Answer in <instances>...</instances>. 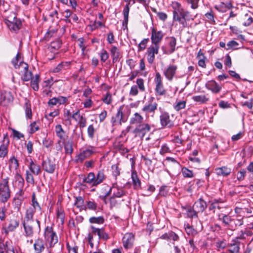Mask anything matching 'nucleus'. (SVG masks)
I'll list each match as a JSON object with an SVG mask.
<instances>
[{
  "instance_id": "de8ad7c7",
  "label": "nucleus",
  "mask_w": 253,
  "mask_h": 253,
  "mask_svg": "<svg viewBox=\"0 0 253 253\" xmlns=\"http://www.w3.org/2000/svg\"><path fill=\"white\" fill-rule=\"evenodd\" d=\"M184 227L186 233L189 235L194 236L197 234V231L193 228V227L190 226L189 224H185Z\"/></svg>"
},
{
  "instance_id": "864d4df0",
  "label": "nucleus",
  "mask_w": 253,
  "mask_h": 253,
  "mask_svg": "<svg viewBox=\"0 0 253 253\" xmlns=\"http://www.w3.org/2000/svg\"><path fill=\"white\" fill-rule=\"evenodd\" d=\"M91 223L102 224L104 221V218L102 216L91 217L89 219Z\"/></svg>"
},
{
  "instance_id": "a878e982",
  "label": "nucleus",
  "mask_w": 253,
  "mask_h": 253,
  "mask_svg": "<svg viewBox=\"0 0 253 253\" xmlns=\"http://www.w3.org/2000/svg\"><path fill=\"white\" fill-rule=\"evenodd\" d=\"M143 117L139 113H135L130 118L129 123L131 125H139L142 123Z\"/></svg>"
},
{
  "instance_id": "4be33fe9",
  "label": "nucleus",
  "mask_w": 253,
  "mask_h": 253,
  "mask_svg": "<svg viewBox=\"0 0 253 253\" xmlns=\"http://www.w3.org/2000/svg\"><path fill=\"white\" fill-rule=\"evenodd\" d=\"M19 225V221L18 219L16 218L11 219L9 221L8 226L4 229L5 234H8L9 232L14 231L18 227Z\"/></svg>"
},
{
  "instance_id": "2f4dec72",
  "label": "nucleus",
  "mask_w": 253,
  "mask_h": 253,
  "mask_svg": "<svg viewBox=\"0 0 253 253\" xmlns=\"http://www.w3.org/2000/svg\"><path fill=\"white\" fill-rule=\"evenodd\" d=\"M31 82V86L35 91L38 90L39 88V83L40 82V76L36 74L35 76L32 78Z\"/></svg>"
},
{
  "instance_id": "09e8293b",
  "label": "nucleus",
  "mask_w": 253,
  "mask_h": 253,
  "mask_svg": "<svg viewBox=\"0 0 253 253\" xmlns=\"http://www.w3.org/2000/svg\"><path fill=\"white\" fill-rule=\"evenodd\" d=\"M18 167V163L14 157L11 158L9 160V168L11 170H16Z\"/></svg>"
},
{
  "instance_id": "58836bf2",
  "label": "nucleus",
  "mask_w": 253,
  "mask_h": 253,
  "mask_svg": "<svg viewBox=\"0 0 253 253\" xmlns=\"http://www.w3.org/2000/svg\"><path fill=\"white\" fill-rule=\"evenodd\" d=\"M110 52L113 58V62L114 63L116 62L120 56V52L118 48L116 46H113L111 49Z\"/></svg>"
},
{
  "instance_id": "aec40b11",
  "label": "nucleus",
  "mask_w": 253,
  "mask_h": 253,
  "mask_svg": "<svg viewBox=\"0 0 253 253\" xmlns=\"http://www.w3.org/2000/svg\"><path fill=\"white\" fill-rule=\"evenodd\" d=\"M151 127L148 124H142L137 125L134 129V132L141 134L144 136L145 134L150 130Z\"/></svg>"
},
{
  "instance_id": "39448f33",
  "label": "nucleus",
  "mask_w": 253,
  "mask_h": 253,
  "mask_svg": "<svg viewBox=\"0 0 253 253\" xmlns=\"http://www.w3.org/2000/svg\"><path fill=\"white\" fill-rule=\"evenodd\" d=\"M154 83L155 84V92L157 95H164L166 93V90L164 87L163 83V79L160 73H156L154 78Z\"/></svg>"
},
{
  "instance_id": "6ab92c4d",
  "label": "nucleus",
  "mask_w": 253,
  "mask_h": 253,
  "mask_svg": "<svg viewBox=\"0 0 253 253\" xmlns=\"http://www.w3.org/2000/svg\"><path fill=\"white\" fill-rule=\"evenodd\" d=\"M241 242L237 239H233L228 244V251L231 253H239Z\"/></svg>"
},
{
  "instance_id": "338daca9",
  "label": "nucleus",
  "mask_w": 253,
  "mask_h": 253,
  "mask_svg": "<svg viewBox=\"0 0 253 253\" xmlns=\"http://www.w3.org/2000/svg\"><path fill=\"white\" fill-rule=\"evenodd\" d=\"M136 84L137 87L139 88L140 90L141 91H144L145 90V86L144 85V81L142 79H138L136 80Z\"/></svg>"
},
{
  "instance_id": "393cba45",
  "label": "nucleus",
  "mask_w": 253,
  "mask_h": 253,
  "mask_svg": "<svg viewBox=\"0 0 253 253\" xmlns=\"http://www.w3.org/2000/svg\"><path fill=\"white\" fill-rule=\"evenodd\" d=\"M42 167L46 172L53 173L55 169V165L50 160H47L42 163Z\"/></svg>"
},
{
  "instance_id": "1a4fd4ad",
  "label": "nucleus",
  "mask_w": 253,
  "mask_h": 253,
  "mask_svg": "<svg viewBox=\"0 0 253 253\" xmlns=\"http://www.w3.org/2000/svg\"><path fill=\"white\" fill-rule=\"evenodd\" d=\"M134 242V236L131 233H126L123 239L122 243L124 248L126 249H130L133 246Z\"/></svg>"
},
{
  "instance_id": "052dcab7",
  "label": "nucleus",
  "mask_w": 253,
  "mask_h": 253,
  "mask_svg": "<svg viewBox=\"0 0 253 253\" xmlns=\"http://www.w3.org/2000/svg\"><path fill=\"white\" fill-rule=\"evenodd\" d=\"M32 207H30L31 208H33L34 210L35 211L41 210V207L37 201V200L35 199V194H33L32 196Z\"/></svg>"
},
{
  "instance_id": "c756f323",
  "label": "nucleus",
  "mask_w": 253,
  "mask_h": 253,
  "mask_svg": "<svg viewBox=\"0 0 253 253\" xmlns=\"http://www.w3.org/2000/svg\"><path fill=\"white\" fill-rule=\"evenodd\" d=\"M10 197V191L9 188H5V190L0 193V201L1 203H5Z\"/></svg>"
},
{
  "instance_id": "b1692460",
  "label": "nucleus",
  "mask_w": 253,
  "mask_h": 253,
  "mask_svg": "<svg viewBox=\"0 0 253 253\" xmlns=\"http://www.w3.org/2000/svg\"><path fill=\"white\" fill-rule=\"evenodd\" d=\"M206 202L202 199H200L195 202L193 205V209L198 213L203 212L207 208Z\"/></svg>"
},
{
  "instance_id": "49530a36",
  "label": "nucleus",
  "mask_w": 253,
  "mask_h": 253,
  "mask_svg": "<svg viewBox=\"0 0 253 253\" xmlns=\"http://www.w3.org/2000/svg\"><path fill=\"white\" fill-rule=\"evenodd\" d=\"M72 114L70 113V110L64 109V118L65 124H71V119L72 118Z\"/></svg>"
},
{
  "instance_id": "c03bdc74",
  "label": "nucleus",
  "mask_w": 253,
  "mask_h": 253,
  "mask_svg": "<svg viewBox=\"0 0 253 253\" xmlns=\"http://www.w3.org/2000/svg\"><path fill=\"white\" fill-rule=\"evenodd\" d=\"M192 98L194 101L200 103H204L209 100V98L205 95L194 96Z\"/></svg>"
},
{
  "instance_id": "ddd939ff",
  "label": "nucleus",
  "mask_w": 253,
  "mask_h": 253,
  "mask_svg": "<svg viewBox=\"0 0 253 253\" xmlns=\"http://www.w3.org/2000/svg\"><path fill=\"white\" fill-rule=\"evenodd\" d=\"M94 151L95 150L93 147H88L76 156V161L77 163H82L85 159L90 156Z\"/></svg>"
},
{
  "instance_id": "5701e85b",
  "label": "nucleus",
  "mask_w": 253,
  "mask_h": 253,
  "mask_svg": "<svg viewBox=\"0 0 253 253\" xmlns=\"http://www.w3.org/2000/svg\"><path fill=\"white\" fill-rule=\"evenodd\" d=\"M35 253H41L45 249V243L41 238H38L33 245Z\"/></svg>"
},
{
  "instance_id": "4d7b16f0",
  "label": "nucleus",
  "mask_w": 253,
  "mask_h": 253,
  "mask_svg": "<svg viewBox=\"0 0 253 253\" xmlns=\"http://www.w3.org/2000/svg\"><path fill=\"white\" fill-rule=\"evenodd\" d=\"M215 171L216 174H230L231 172L230 170L225 167L217 168L215 169Z\"/></svg>"
},
{
  "instance_id": "6e6d98bb",
  "label": "nucleus",
  "mask_w": 253,
  "mask_h": 253,
  "mask_svg": "<svg viewBox=\"0 0 253 253\" xmlns=\"http://www.w3.org/2000/svg\"><path fill=\"white\" fill-rule=\"evenodd\" d=\"M243 224V221L240 219H233L231 230H234L237 226H241Z\"/></svg>"
},
{
  "instance_id": "412c9836",
  "label": "nucleus",
  "mask_w": 253,
  "mask_h": 253,
  "mask_svg": "<svg viewBox=\"0 0 253 253\" xmlns=\"http://www.w3.org/2000/svg\"><path fill=\"white\" fill-rule=\"evenodd\" d=\"M131 2H132V4H134L135 2V0H129L128 4L125 6L123 10V15L124 19L123 21V26L124 27V29H126L127 27V23L128 21V14L129 11V5L130 4Z\"/></svg>"
},
{
  "instance_id": "7c9ffc66",
  "label": "nucleus",
  "mask_w": 253,
  "mask_h": 253,
  "mask_svg": "<svg viewBox=\"0 0 253 253\" xmlns=\"http://www.w3.org/2000/svg\"><path fill=\"white\" fill-rule=\"evenodd\" d=\"M36 211L33 208L30 207L28 208L26 211L25 219L23 221H36L33 218Z\"/></svg>"
},
{
  "instance_id": "774afa93",
  "label": "nucleus",
  "mask_w": 253,
  "mask_h": 253,
  "mask_svg": "<svg viewBox=\"0 0 253 253\" xmlns=\"http://www.w3.org/2000/svg\"><path fill=\"white\" fill-rule=\"evenodd\" d=\"M30 128L29 132L30 133H34L35 132L37 131L39 128V126L37 125V123L36 122H33L32 123H31L30 125Z\"/></svg>"
},
{
  "instance_id": "69168bd1",
  "label": "nucleus",
  "mask_w": 253,
  "mask_h": 253,
  "mask_svg": "<svg viewBox=\"0 0 253 253\" xmlns=\"http://www.w3.org/2000/svg\"><path fill=\"white\" fill-rule=\"evenodd\" d=\"M200 0H186L188 3L191 4L192 9H195L198 7V3Z\"/></svg>"
},
{
  "instance_id": "72a5a7b5",
  "label": "nucleus",
  "mask_w": 253,
  "mask_h": 253,
  "mask_svg": "<svg viewBox=\"0 0 253 253\" xmlns=\"http://www.w3.org/2000/svg\"><path fill=\"white\" fill-rule=\"evenodd\" d=\"M24 110L26 118L30 119H32V112L31 108V104L30 102L28 100H27L25 103Z\"/></svg>"
},
{
  "instance_id": "bf43d9fd",
  "label": "nucleus",
  "mask_w": 253,
  "mask_h": 253,
  "mask_svg": "<svg viewBox=\"0 0 253 253\" xmlns=\"http://www.w3.org/2000/svg\"><path fill=\"white\" fill-rule=\"evenodd\" d=\"M56 30H55V29H52L49 30V31H47L46 32V33L45 34V35L44 37V39L45 41H48L50 38L54 36V35L56 34Z\"/></svg>"
},
{
  "instance_id": "423d86ee",
  "label": "nucleus",
  "mask_w": 253,
  "mask_h": 253,
  "mask_svg": "<svg viewBox=\"0 0 253 253\" xmlns=\"http://www.w3.org/2000/svg\"><path fill=\"white\" fill-rule=\"evenodd\" d=\"M83 181L92 185H96L102 182L104 175H81Z\"/></svg>"
},
{
  "instance_id": "e2e57ef3",
  "label": "nucleus",
  "mask_w": 253,
  "mask_h": 253,
  "mask_svg": "<svg viewBox=\"0 0 253 253\" xmlns=\"http://www.w3.org/2000/svg\"><path fill=\"white\" fill-rule=\"evenodd\" d=\"M170 150L167 144H163L160 149V154L162 155H164L166 153H169Z\"/></svg>"
},
{
  "instance_id": "6e6552de",
  "label": "nucleus",
  "mask_w": 253,
  "mask_h": 253,
  "mask_svg": "<svg viewBox=\"0 0 253 253\" xmlns=\"http://www.w3.org/2000/svg\"><path fill=\"white\" fill-rule=\"evenodd\" d=\"M161 125L163 127L171 128L174 126L173 122L170 119L169 114L167 112H162L160 116Z\"/></svg>"
},
{
  "instance_id": "13d9d810",
  "label": "nucleus",
  "mask_w": 253,
  "mask_h": 253,
  "mask_svg": "<svg viewBox=\"0 0 253 253\" xmlns=\"http://www.w3.org/2000/svg\"><path fill=\"white\" fill-rule=\"evenodd\" d=\"M232 212V210L228 209L225 207H223L222 206H221L220 208L218 210V212H217V215L218 217L219 215H221V214H224L225 213H227L228 214H230Z\"/></svg>"
},
{
  "instance_id": "5fc2aeb1",
  "label": "nucleus",
  "mask_w": 253,
  "mask_h": 253,
  "mask_svg": "<svg viewBox=\"0 0 253 253\" xmlns=\"http://www.w3.org/2000/svg\"><path fill=\"white\" fill-rule=\"evenodd\" d=\"M186 105V102L184 101H180L176 102L173 105L174 109L177 111H179L180 110L185 108Z\"/></svg>"
},
{
  "instance_id": "473e14b6",
  "label": "nucleus",
  "mask_w": 253,
  "mask_h": 253,
  "mask_svg": "<svg viewBox=\"0 0 253 253\" xmlns=\"http://www.w3.org/2000/svg\"><path fill=\"white\" fill-rule=\"evenodd\" d=\"M169 46L170 49L169 50V54L173 53L175 50V46L176 43V40L173 37L168 38Z\"/></svg>"
},
{
  "instance_id": "bb28decb",
  "label": "nucleus",
  "mask_w": 253,
  "mask_h": 253,
  "mask_svg": "<svg viewBox=\"0 0 253 253\" xmlns=\"http://www.w3.org/2000/svg\"><path fill=\"white\" fill-rule=\"evenodd\" d=\"M158 104L156 102L146 104L142 108V111L146 113L154 112L157 109Z\"/></svg>"
},
{
  "instance_id": "f257e3e1",
  "label": "nucleus",
  "mask_w": 253,
  "mask_h": 253,
  "mask_svg": "<svg viewBox=\"0 0 253 253\" xmlns=\"http://www.w3.org/2000/svg\"><path fill=\"white\" fill-rule=\"evenodd\" d=\"M22 225L24 230V235L27 237H32L34 235V228L37 227L40 231V222L38 219L36 221H23Z\"/></svg>"
},
{
  "instance_id": "dca6fc26",
  "label": "nucleus",
  "mask_w": 253,
  "mask_h": 253,
  "mask_svg": "<svg viewBox=\"0 0 253 253\" xmlns=\"http://www.w3.org/2000/svg\"><path fill=\"white\" fill-rule=\"evenodd\" d=\"M233 218L227 213L221 214L218 215V220L221 221L225 226L231 230V226L232 224Z\"/></svg>"
},
{
  "instance_id": "c85d7f7f",
  "label": "nucleus",
  "mask_w": 253,
  "mask_h": 253,
  "mask_svg": "<svg viewBox=\"0 0 253 253\" xmlns=\"http://www.w3.org/2000/svg\"><path fill=\"white\" fill-rule=\"evenodd\" d=\"M182 208L185 211L188 217L193 218L194 217H197V213L198 212L193 209V207L192 208L190 206H182Z\"/></svg>"
},
{
  "instance_id": "3c124183",
  "label": "nucleus",
  "mask_w": 253,
  "mask_h": 253,
  "mask_svg": "<svg viewBox=\"0 0 253 253\" xmlns=\"http://www.w3.org/2000/svg\"><path fill=\"white\" fill-rule=\"evenodd\" d=\"M132 180V183L135 189H137L140 187L141 182L137 176V175H131Z\"/></svg>"
},
{
  "instance_id": "a211bd4d",
  "label": "nucleus",
  "mask_w": 253,
  "mask_h": 253,
  "mask_svg": "<svg viewBox=\"0 0 253 253\" xmlns=\"http://www.w3.org/2000/svg\"><path fill=\"white\" fill-rule=\"evenodd\" d=\"M206 87L213 93H217L221 89V86L213 80L208 81L206 84Z\"/></svg>"
},
{
  "instance_id": "0e129e2a",
  "label": "nucleus",
  "mask_w": 253,
  "mask_h": 253,
  "mask_svg": "<svg viewBox=\"0 0 253 253\" xmlns=\"http://www.w3.org/2000/svg\"><path fill=\"white\" fill-rule=\"evenodd\" d=\"M61 45V42L60 40L57 39V41L53 42L50 43V46L52 48L58 50L60 48Z\"/></svg>"
},
{
  "instance_id": "f704fd0d",
  "label": "nucleus",
  "mask_w": 253,
  "mask_h": 253,
  "mask_svg": "<svg viewBox=\"0 0 253 253\" xmlns=\"http://www.w3.org/2000/svg\"><path fill=\"white\" fill-rule=\"evenodd\" d=\"M74 205L77 207L80 210H84L86 208L84 205V200L82 197H76Z\"/></svg>"
},
{
  "instance_id": "37998d69",
  "label": "nucleus",
  "mask_w": 253,
  "mask_h": 253,
  "mask_svg": "<svg viewBox=\"0 0 253 253\" xmlns=\"http://www.w3.org/2000/svg\"><path fill=\"white\" fill-rule=\"evenodd\" d=\"M20 61H23L21 59L20 54L18 53L14 58L11 61L12 64L16 69H20L21 67L20 66Z\"/></svg>"
},
{
  "instance_id": "79ce46f5",
  "label": "nucleus",
  "mask_w": 253,
  "mask_h": 253,
  "mask_svg": "<svg viewBox=\"0 0 253 253\" xmlns=\"http://www.w3.org/2000/svg\"><path fill=\"white\" fill-rule=\"evenodd\" d=\"M8 142H7L6 143H4L3 142L2 144L0 146V158H4L5 156H6L8 152Z\"/></svg>"
},
{
  "instance_id": "2eb2a0df",
  "label": "nucleus",
  "mask_w": 253,
  "mask_h": 253,
  "mask_svg": "<svg viewBox=\"0 0 253 253\" xmlns=\"http://www.w3.org/2000/svg\"><path fill=\"white\" fill-rule=\"evenodd\" d=\"M20 66L21 67L20 70L22 73L23 74V80L28 81L31 80L32 78V74L31 71L28 70V64L23 61H20Z\"/></svg>"
},
{
  "instance_id": "8fccbe9b",
  "label": "nucleus",
  "mask_w": 253,
  "mask_h": 253,
  "mask_svg": "<svg viewBox=\"0 0 253 253\" xmlns=\"http://www.w3.org/2000/svg\"><path fill=\"white\" fill-rule=\"evenodd\" d=\"M9 245L8 241L4 242L2 238H0V253H4Z\"/></svg>"
},
{
  "instance_id": "680f3d73",
  "label": "nucleus",
  "mask_w": 253,
  "mask_h": 253,
  "mask_svg": "<svg viewBox=\"0 0 253 253\" xmlns=\"http://www.w3.org/2000/svg\"><path fill=\"white\" fill-rule=\"evenodd\" d=\"M77 42L79 46L81 48L82 54H84V50L86 48V45L84 44V40L83 38H80L78 39Z\"/></svg>"
},
{
  "instance_id": "ea45409f",
  "label": "nucleus",
  "mask_w": 253,
  "mask_h": 253,
  "mask_svg": "<svg viewBox=\"0 0 253 253\" xmlns=\"http://www.w3.org/2000/svg\"><path fill=\"white\" fill-rule=\"evenodd\" d=\"M238 45H239V43L237 42H236L234 40H231V41H229V42H228V43H227V47L225 48V49L226 50H237V49L240 48V47H238Z\"/></svg>"
},
{
  "instance_id": "20e7f679",
  "label": "nucleus",
  "mask_w": 253,
  "mask_h": 253,
  "mask_svg": "<svg viewBox=\"0 0 253 253\" xmlns=\"http://www.w3.org/2000/svg\"><path fill=\"white\" fill-rule=\"evenodd\" d=\"M44 236L50 248L53 247L58 242L57 236L51 227L47 226L45 228Z\"/></svg>"
},
{
  "instance_id": "f8f14e48",
  "label": "nucleus",
  "mask_w": 253,
  "mask_h": 253,
  "mask_svg": "<svg viewBox=\"0 0 253 253\" xmlns=\"http://www.w3.org/2000/svg\"><path fill=\"white\" fill-rule=\"evenodd\" d=\"M159 45L152 44L147 48V60L149 63L152 64L154 60L155 54L158 53Z\"/></svg>"
},
{
  "instance_id": "7ed1b4c3",
  "label": "nucleus",
  "mask_w": 253,
  "mask_h": 253,
  "mask_svg": "<svg viewBox=\"0 0 253 253\" xmlns=\"http://www.w3.org/2000/svg\"><path fill=\"white\" fill-rule=\"evenodd\" d=\"M5 23L9 29L14 32L18 31L22 25L21 21L16 18L15 14L14 13L7 17Z\"/></svg>"
},
{
  "instance_id": "4c0bfd02",
  "label": "nucleus",
  "mask_w": 253,
  "mask_h": 253,
  "mask_svg": "<svg viewBox=\"0 0 253 253\" xmlns=\"http://www.w3.org/2000/svg\"><path fill=\"white\" fill-rule=\"evenodd\" d=\"M1 178L2 179L3 181H0V193L3 192V190H5V188H8V177L7 176H3L2 175H1Z\"/></svg>"
},
{
  "instance_id": "a19ab883",
  "label": "nucleus",
  "mask_w": 253,
  "mask_h": 253,
  "mask_svg": "<svg viewBox=\"0 0 253 253\" xmlns=\"http://www.w3.org/2000/svg\"><path fill=\"white\" fill-rule=\"evenodd\" d=\"M55 131L56 135L59 137L61 139H63L64 138L65 131L62 128L61 125H57L55 126Z\"/></svg>"
},
{
  "instance_id": "e433bc0d",
  "label": "nucleus",
  "mask_w": 253,
  "mask_h": 253,
  "mask_svg": "<svg viewBox=\"0 0 253 253\" xmlns=\"http://www.w3.org/2000/svg\"><path fill=\"white\" fill-rule=\"evenodd\" d=\"M221 206L222 204L221 203H219L217 200H215L210 205L209 209L211 211H213L214 213L217 214V212H218V210Z\"/></svg>"
},
{
  "instance_id": "f03ea898",
  "label": "nucleus",
  "mask_w": 253,
  "mask_h": 253,
  "mask_svg": "<svg viewBox=\"0 0 253 253\" xmlns=\"http://www.w3.org/2000/svg\"><path fill=\"white\" fill-rule=\"evenodd\" d=\"M127 110L128 109L126 106L124 105L120 106L118 110L115 117L112 118L111 122L113 125L114 126L117 123L121 125L122 123L126 122L127 120V115L126 113Z\"/></svg>"
},
{
  "instance_id": "9d476101",
  "label": "nucleus",
  "mask_w": 253,
  "mask_h": 253,
  "mask_svg": "<svg viewBox=\"0 0 253 253\" xmlns=\"http://www.w3.org/2000/svg\"><path fill=\"white\" fill-rule=\"evenodd\" d=\"M196 16L197 14L195 15H193L189 11L184 9L180 16L181 20L177 21L181 25L183 28H185L187 26V21L193 20L196 17Z\"/></svg>"
},
{
  "instance_id": "4468645a",
  "label": "nucleus",
  "mask_w": 253,
  "mask_h": 253,
  "mask_svg": "<svg viewBox=\"0 0 253 253\" xmlns=\"http://www.w3.org/2000/svg\"><path fill=\"white\" fill-rule=\"evenodd\" d=\"M13 100V96L10 92L4 91L1 92L0 97V103L2 105H8L12 103Z\"/></svg>"
},
{
  "instance_id": "f3484780",
  "label": "nucleus",
  "mask_w": 253,
  "mask_h": 253,
  "mask_svg": "<svg viewBox=\"0 0 253 253\" xmlns=\"http://www.w3.org/2000/svg\"><path fill=\"white\" fill-rule=\"evenodd\" d=\"M164 35L162 31H158L155 28L152 29L151 41L152 44L159 45V43L161 41Z\"/></svg>"
},
{
  "instance_id": "a18cd8bd",
  "label": "nucleus",
  "mask_w": 253,
  "mask_h": 253,
  "mask_svg": "<svg viewBox=\"0 0 253 253\" xmlns=\"http://www.w3.org/2000/svg\"><path fill=\"white\" fill-rule=\"evenodd\" d=\"M29 169L33 174H38L40 171L39 166L34 163L31 160L29 165Z\"/></svg>"
},
{
  "instance_id": "603ef678",
  "label": "nucleus",
  "mask_w": 253,
  "mask_h": 253,
  "mask_svg": "<svg viewBox=\"0 0 253 253\" xmlns=\"http://www.w3.org/2000/svg\"><path fill=\"white\" fill-rule=\"evenodd\" d=\"M244 22L243 25L245 26H249L253 22V18L249 14H246L244 16Z\"/></svg>"
},
{
  "instance_id": "9b49d317",
  "label": "nucleus",
  "mask_w": 253,
  "mask_h": 253,
  "mask_svg": "<svg viewBox=\"0 0 253 253\" xmlns=\"http://www.w3.org/2000/svg\"><path fill=\"white\" fill-rule=\"evenodd\" d=\"M177 69L176 65L170 64L164 69L163 74L168 81H171L175 76Z\"/></svg>"
},
{
  "instance_id": "0eeeda50",
  "label": "nucleus",
  "mask_w": 253,
  "mask_h": 253,
  "mask_svg": "<svg viewBox=\"0 0 253 253\" xmlns=\"http://www.w3.org/2000/svg\"><path fill=\"white\" fill-rule=\"evenodd\" d=\"M171 6L172 8L173 19L174 21H180V16L184 8L181 4L177 1H173L171 2Z\"/></svg>"
},
{
  "instance_id": "c9c22d12",
  "label": "nucleus",
  "mask_w": 253,
  "mask_h": 253,
  "mask_svg": "<svg viewBox=\"0 0 253 253\" xmlns=\"http://www.w3.org/2000/svg\"><path fill=\"white\" fill-rule=\"evenodd\" d=\"M70 65V62H62L59 64L55 68L53 69V72L58 73L61 71L62 69H65L68 68Z\"/></svg>"
},
{
  "instance_id": "cd10ccee",
  "label": "nucleus",
  "mask_w": 253,
  "mask_h": 253,
  "mask_svg": "<svg viewBox=\"0 0 253 253\" xmlns=\"http://www.w3.org/2000/svg\"><path fill=\"white\" fill-rule=\"evenodd\" d=\"M161 239L176 241L179 240L178 236L173 232H169L161 236Z\"/></svg>"
}]
</instances>
